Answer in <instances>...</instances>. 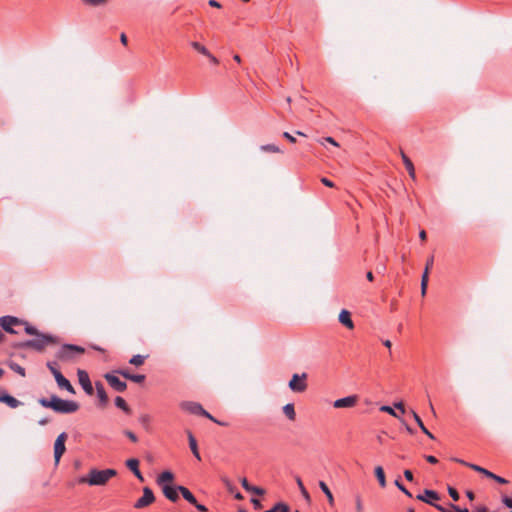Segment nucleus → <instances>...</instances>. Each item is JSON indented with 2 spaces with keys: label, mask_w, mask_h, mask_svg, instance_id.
Segmentation results:
<instances>
[{
  "label": "nucleus",
  "mask_w": 512,
  "mask_h": 512,
  "mask_svg": "<svg viewBox=\"0 0 512 512\" xmlns=\"http://www.w3.org/2000/svg\"><path fill=\"white\" fill-rule=\"evenodd\" d=\"M307 373L293 374L288 387L295 393H302L307 389Z\"/></svg>",
  "instance_id": "obj_5"
},
{
  "label": "nucleus",
  "mask_w": 512,
  "mask_h": 512,
  "mask_svg": "<svg viewBox=\"0 0 512 512\" xmlns=\"http://www.w3.org/2000/svg\"><path fill=\"white\" fill-rule=\"evenodd\" d=\"M191 47L196 50L197 52H199L200 54L206 56V55H209V51L208 49L202 45L201 43L199 42H196V41H192L190 43Z\"/></svg>",
  "instance_id": "obj_31"
},
{
  "label": "nucleus",
  "mask_w": 512,
  "mask_h": 512,
  "mask_svg": "<svg viewBox=\"0 0 512 512\" xmlns=\"http://www.w3.org/2000/svg\"><path fill=\"white\" fill-rule=\"evenodd\" d=\"M195 506V508L199 511V512H207V507L203 504H199L197 501H196V504H193Z\"/></svg>",
  "instance_id": "obj_54"
},
{
  "label": "nucleus",
  "mask_w": 512,
  "mask_h": 512,
  "mask_svg": "<svg viewBox=\"0 0 512 512\" xmlns=\"http://www.w3.org/2000/svg\"><path fill=\"white\" fill-rule=\"evenodd\" d=\"M146 377L143 374H132L129 377L130 381H133L135 383H143L145 381Z\"/></svg>",
  "instance_id": "obj_38"
},
{
  "label": "nucleus",
  "mask_w": 512,
  "mask_h": 512,
  "mask_svg": "<svg viewBox=\"0 0 512 512\" xmlns=\"http://www.w3.org/2000/svg\"><path fill=\"white\" fill-rule=\"evenodd\" d=\"M206 57L210 60V62H212L213 64H218V59L213 56L210 52H209V55H206Z\"/></svg>",
  "instance_id": "obj_59"
},
{
  "label": "nucleus",
  "mask_w": 512,
  "mask_h": 512,
  "mask_svg": "<svg viewBox=\"0 0 512 512\" xmlns=\"http://www.w3.org/2000/svg\"><path fill=\"white\" fill-rule=\"evenodd\" d=\"M38 403L44 407L52 409L56 413L71 414L79 409V404L72 400H64L56 395H52L49 399L40 398Z\"/></svg>",
  "instance_id": "obj_1"
},
{
  "label": "nucleus",
  "mask_w": 512,
  "mask_h": 512,
  "mask_svg": "<svg viewBox=\"0 0 512 512\" xmlns=\"http://www.w3.org/2000/svg\"><path fill=\"white\" fill-rule=\"evenodd\" d=\"M124 434L132 441V442H137L138 441V438L136 436L135 433H133L132 431L130 430H125L124 431Z\"/></svg>",
  "instance_id": "obj_44"
},
{
  "label": "nucleus",
  "mask_w": 512,
  "mask_h": 512,
  "mask_svg": "<svg viewBox=\"0 0 512 512\" xmlns=\"http://www.w3.org/2000/svg\"><path fill=\"white\" fill-rule=\"evenodd\" d=\"M47 368L50 370V372L53 374L54 378H56L57 373H61L57 368L56 362H48Z\"/></svg>",
  "instance_id": "obj_41"
},
{
  "label": "nucleus",
  "mask_w": 512,
  "mask_h": 512,
  "mask_svg": "<svg viewBox=\"0 0 512 512\" xmlns=\"http://www.w3.org/2000/svg\"><path fill=\"white\" fill-rule=\"evenodd\" d=\"M241 485L246 491L252 492L253 494H256L258 496H262L265 493L264 489L250 485L246 478H243L241 480Z\"/></svg>",
  "instance_id": "obj_22"
},
{
  "label": "nucleus",
  "mask_w": 512,
  "mask_h": 512,
  "mask_svg": "<svg viewBox=\"0 0 512 512\" xmlns=\"http://www.w3.org/2000/svg\"><path fill=\"white\" fill-rule=\"evenodd\" d=\"M323 140L325 142H328V143L334 145V146H338V143L332 137H325V138H323Z\"/></svg>",
  "instance_id": "obj_58"
},
{
  "label": "nucleus",
  "mask_w": 512,
  "mask_h": 512,
  "mask_svg": "<svg viewBox=\"0 0 512 512\" xmlns=\"http://www.w3.org/2000/svg\"><path fill=\"white\" fill-rule=\"evenodd\" d=\"M105 380L108 382L111 388H113L116 392H124L127 389V384L125 381H122L119 377H117L114 373H106L104 375Z\"/></svg>",
  "instance_id": "obj_8"
},
{
  "label": "nucleus",
  "mask_w": 512,
  "mask_h": 512,
  "mask_svg": "<svg viewBox=\"0 0 512 512\" xmlns=\"http://www.w3.org/2000/svg\"><path fill=\"white\" fill-rule=\"evenodd\" d=\"M116 373L120 374L125 379L129 380L130 375H132L127 369H120L115 371Z\"/></svg>",
  "instance_id": "obj_46"
},
{
  "label": "nucleus",
  "mask_w": 512,
  "mask_h": 512,
  "mask_svg": "<svg viewBox=\"0 0 512 512\" xmlns=\"http://www.w3.org/2000/svg\"><path fill=\"white\" fill-rule=\"evenodd\" d=\"M174 480V474L171 471H163L157 477V484L162 488V485H171Z\"/></svg>",
  "instance_id": "obj_19"
},
{
  "label": "nucleus",
  "mask_w": 512,
  "mask_h": 512,
  "mask_svg": "<svg viewBox=\"0 0 512 512\" xmlns=\"http://www.w3.org/2000/svg\"><path fill=\"white\" fill-rule=\"evenodd\" d=\"M451 508H452L455 512H469V510H468L467 508H460L459 506L454 505V504H451Z\"/></svg>",
  "instance_id": "obj_56"
},
{
  "label": "nucleus",
  "mask_w": 512,
  "mask_h": 512,
  "mask_svg": "<svg viewBox=\"0 0 512 512\" xmlns=\"http://www.w3.org/2000/svg\"><path fill=\"white\" fill-rule=\"evenodd\" d=\"M0 403H5L10 408H17L22 405V402L16 399L15 397L11 396L10 394H7L5 396L0 397Z\"/></svg>",
  "instance_id": "obj_21"
},
{
  "label": "nucleus",
  "mask_w": 512,
  "mask_h": 512,
  "mask_svg": "<svg viewBox=\"0 0 512 512\" xmlns=\"http://www.w3.org/2000/svg\"><path fill=\"white\" fill-rule=\"evenodd\" d=\"M208 3H209V5L211 7H216V8H220L221 7L220 3L218 1H216V0H209Z\"/></svg>",
  "instance_id": "obj_60"
},
{
  "label": "nucleus",
  "mask_w": 512,
  "mask_h": 512,
  "mask_svg": "<svg viewBox=\"0 0 512 512\" xmlns=\"http://www.w3.org/2000/svg\"><path fill=\"white\" fill-rule=\"evenodd\" d=\"M126 466L133 472V474L140 480L144 481L143 475L139 470V460L131 458L126 461Z\"/></svg>",
  "instance_id": "obj_17"
},
{
  "label": "nucleus",
  "mask_w": 512,
  "mask_h": 512,
  "mask_svg": "<svg viewBox=\"0 0 512 512\" xmlns=\"http://www.w3.org/2000/svg\"><path fill=\"white\" fill-rule=\"evenodd\" d=\"M154 500H155V497H154L153 491L149 487H145L143 489L142 497L139 498L134 503V507L136 509L145 508V507L149 506L150 504H152L154 502Z\"/></svg>",
  "instance_id": "obj_9"
},
{
  "label": "nucleus",
  "mask_w": 512,
  "mask_h": 512,
  "mask_svg": "<svg viewBox=\"0 0 512 512\" xmlns=\"http://www.w3.org/2000/svg\"><path fill=\"white\" fill-rule=\"evenodd\" d=\"M146 358L147 356L137 354L130 358L129 363L134 366H141L144 364Z\"/></svg>",
  "instance_id": "obj_33"
},
{
  "label": "nucleus",
  "mask_w": 512,
  "mask_h": 512,
  "mask_svg": "<svg viewBox=\"0 0 512 512\" xmlns=\"http://www.w3.org/2000/svg\"><path fill=\"white\" fill-rule=\"evenodd\" d=\"M438 511L440 512H448V510L444 507V506H441L439 504H435L433 505Z\"/></svg>",
  "instance_id": "obj_62"
},
{
  "label": "nucleus",
  "mask_w": 512,
  "mask_h": 512,
  "mask_svg": "<svg viewBox=\"0 0 512 512\" xmlns=\"http://www.w3.org/2000/svg\"><path fill=\"white\" fill-rule=\"evenodd\" d=\"M404 477L406 478L407 481H410V482H412L414 480L413 473L408 469L404 471Z\"/></svg>",
  "instance_id": "obj_50"
},
{
  "label": "nucleus",
  "mask_w": 512,
  "mask_h": 512,
  "mask_svg": "<svg viewBox=\"0 0 512 512\" xmlns=\"http://www.w3.org/2000/svg\"><path fill=\"white\" fill-rule=\"evenodd\" d=\"M57 343L58 339L55 336L40 332L37 336H35V338L27 340L24 343H22V347L31 348L38 352H41L47 346Z\"/></svg>",
  "instance_id": "obj_3"
},
{
  "label": "nucleus",
  "mask_w": 512,
  "mask_h": 512,
  "mask_svg": "<svg viewBox=\"0 0 512 512\" xmlns=\"http://www.w3.org/2000/svg\"><path fill=\"white\" fill-rule=\"evenodd\" d=\"M433 264H434V257L431 256L426 261L425 269H427V271H429L432 268Z\"/></svg>",
  "instance_id": "obj_51"
},
{
  "label": "nucleus",
  "mask_w": 512,
  "mask_h": 512,
  "mask_svg": "<svg viewBox=\"0 0 512 512\" xmlns=\"http://www.w3.org/2000/svg\"><path fill=\"white\" fill-rule=\"evenodd\" d=\"M375 476H376L380 486L382 488H384L386 486V478H385L384 470L381 466H377L375 468Z\"/></svg>",
  "instance_id": "obj_28"
},
{
  "label": "nucleus",
  "mask_w": 512,
  "mask_h": 512,
  "mask_svg": "<svg viewBox=\"0 0 512 512\" xmlns=\"http://www.w3.org/2000/svg\"><path fill=\"white\" fill-rule=\"evenodd\" d=\"M283 137L285 139H287L291 143H295L296 142V138L294 136H292L289 132H284L283 133Z\"/></svg>",
  "instance_id": "obj_52"
},
{
  "label": "nucleus",
  "mask_w": 512,
  "mask_h": 512,
  "mask_svg": "<svg viewBox=\"0 0 512 512\" xmlns=\"http://www.w3.org/2000/svg\"><path fill=\"white\" fill-rule=\"evenodd\" d=\"M394 408L398 409L401 413H405L404 404L402 402L395 403Z\"/></svg>",
  "instance_id": "obj_57"
},
{
  "label": "nucleus",
  "mask_w": 512,
  "mask_h": 512,
  "mask_svg": "<svg viewBox=\"0 0 512 512\" xmlns=\"http://www.w3.org/2000/svg\"><path fill=\"white\" fill-rule=\"evenodd\" d=\"M179 491L187 502H189L192 505L196 504L197 499L188 488L184 486H179Z\"/></svg>",
  "instance_id": "obj_25"
},
{
  "label": "nucleus",
  "mask_w": 512,
  "mask_h": 512,
  "mask_svg": "<svg viewBox=\"0 0 512 512\" xmlns=\"http://www.w3.org/2000/svg\"><path fill=\"white\" fill-rule=\"evenodd\" d=\"M85 349L82 346L74 344H63L56 353V358L60 361H73L78 356L84 354Z\"/></svg>",
  "instance_id": "obj_4"
},
{
  "label": "nucleus",
  "mask_w": 512,
  "mask_h": 512,
  "mask_svg": "<svg viewBox=\"0 0 512 512\" xmlns=\"http://www.w3.org/2000/svg\"><path fill=\"white\" fill-rule=\"evenodd\" d=\"M411 414H412L415 422L417 423V425L420 427V429H424L425 425H424L422 419L420 418V416L414 410H411Z\"/></svg>",
  "instance_id": "obj_42"
},
{
  "label": "nucleus",
  "mask_w": 512,
  "mask_h": 512,
  "mask_svg": "<svg viewBox=\"0 0 512 512\" xmlns=\"http://www.w3.org/2000/svg\"><path fill=\"white\" fill-rule=\"evenodd\" d=\"M283 413L285 414V416L293 421L295 420L296 418V413H295V408H294V404L292 403H288L286 404L284 407H283Z\"/></svg>",
  "instance_id": "obj_26"
},
{
  "label": "nucleus",
  "mask_w": 512,
  "mask_h": 512,
  "mask_svg": "<svg viewBox=\"0 0 512 512\" xmlns=\"http://www.w3.org/2000/svg\"><path fill=\"white\" fill-rule=\"evenodd\" d=\"M187 436H188L189 447H190V450H191L192 454L194 455V457L197 460L200 461L201 460V456H200V453H199V450H198L197 441H196L194 435L192 434L191 431H187Z\"/></svg>",
  "instance_id": "obj_20"
},
{
  "label": "nucleus",
  "mask_w": 512,
  "mask_h": 512,
  "mask_svg": "<svg viewBox=\"0 0 512 512\" xmlns=\"http://www.w3.org/2000/svg\"><path fill=\"white\" fill-rule=\"evenodd\" d=\"M79 384L83 388L86 394L92 395L94 393V389L92 383L90 381L89 375L85 370H78L77 372Z\"/></svg>",
  "instance_id": "obj_10"
},
{
  "label": "nucleus",
  "mask_w": 512,
  "mask_h": 512,
  "mask_svg": "<svg viewBox=\"0 0 512 512\" xmlns=\"http://www.w3.org/2000/svg\"><path fill=\"white\" fill-rule=\"evenodd\" d=\"M502 502L503 504L508 507V508H511L512 509V498L508 497V496H503L502 497Z\"/></svg>",
  "instance_id": "obj_47"
},
{
  "label": "nucleus",
  "mask_w": 512,
  "mask_h": 512,
  "mask_svg": "<svg viewBox=\"0 0 512 512\" xmlns=\"http://www.w3.org/2000/svg\"><path fill=\"white\" fill-rule=\"evenodd\" d=\"M401 157H402L403 163L405 165V168L407 169V171L409 173V176L412 179H415L416 174H415V168H414L412 161L403 151H401Z\"/></svg>",
  "instance_id": "obj_23"
},
{
  "label": "nucleus",
  "mask_w": 512,
  "mask_h": 512,
  "mask_svg": "<svg viewBox=\"0 0 512 512\" xmlns=\"http://www.w3.org/2000/svg\"><path fill=\"white\" fill-rule=\"evenodd\" d=\"M22 324L25 325L24 330L27 334L37 336L40 333L36 327L30 325L28 322L22 321Z\"/></svg>",
  "instance_id": "obj_36"
},
{
  "label": "nucleus",
  "mask_w": 512,
  "mask_h": 512,
  "mask_svg": "<svg viewBox=\"0 0 512 512\" xmlns=\"http://www.w3.org/2000/svg\"><path fill=\"white\" fill-rule=\"evenodd\" d=\"M425 459H426V461H427V462H429L430 464H436V463H438V459H437L435 456H433V455H426V456H425Z\"/></svg>",
  "instance_id": "obj_53"
},
{
  "label": "nucleus",
  "mask_w": 512,
  "mask_h": 512,
  "mask_svg": "<svg viewBox=\"0 0 512 512\" xmlns=\"http://www.w3.org/2000/svg\"><path fill=\"white\" fill-rule=\"evenodd\" d=\"M417 500L423 501L429 505H434V501H437L440 499L439 494L430 489H425L423 494H419L416 496Z\"/></svg>",
  "instance_id": "obj_13"
},
{
  "label": "nucleus",
  "mask_w": 512,
  "mask_h": 512,
  "mask_svg": "<svg viewBox=\"0 0 512 512\" xmlns=\"http://www.w3.org/2000/svg\"><path fill=\"white\" fill-rule=\"evenodd\" d=\"M9 367H10L11 370H13L14 372L18 373L22 377H24L26 375L25 374V368L22 367L21 365H19L16 362H10L9 363Z\"/></svg>",
  "instance_id": "obj_35"
},
{
  "label": "nucleus",
  "mask_w": 512,
  "mask_h": 512,
  "mask_svg": "<svg viewBox=\"0 0 512 512\" xmlns=\"http://www.w3.org/2000/svg\"><path fill=\"white\" fill-rule=\"evenodd\" d=\"M422 432L424 434H426L430 439H434V435L426 428V426L424 427V429H421Z\"/></svg>",
  "instance_id": "obj_61"
},
{
  "label": "nucleus",
  "mask_w": 512,
  "mask_h": 512,
  "mask_svg": "<svg viewBox=\"0 0 512 512\" xmlns=\"http://www.w3.org/2000/svg\"><path fill=\"white\" fill-rule=\"evenodd\" d=\"M358 397L356 395H350L344 398H340L334 401L333 406L335 408H351L356 405Z\"/></svg>",
  "instance_id": "obj_12"
},
{
  "label": "nucleus",
  "mask_w": 512,
  "mask_h": 512,
  "mask_svg": "<svg viewBox=\"0 0 512 512\" xmlns=\"http://www.w3.org/2000/svg\"><path fill=\"white\" fill-rule=\"evenodd\" d=\"M115 406L119 409H121L124 413L130 415L131 414V408L126 403L125 399L121 396H117L114 400Z\"/></svg>",
  "instance_id": "obj_24"
},
{
  "label": "nucleus",
  "mask_w": 512,
  "mask_h": 512,
  "mask_svg": "<svg viewBox=\"0 0 512 512\" xmlns=\"http://www.w3.org/2000/svg\"><path fill=\"white\" fill-rule=\"evenodd\" d=\"M260 150L263 152H269V153H280L282 152L281 149L274 145V144H265L260 146Z\"/></svg>",
  "instance_id": "obj_34"
},
{
  "label": "nucleus",
  "mask_w": 512,
  "mask_h": 512,
  "mask_svg": "<svg viewBox=\"0 0 512 512\" xmlns=\"http://www.w3.org/2000/svg\"><path fill=\"white\" fill-rule=\"evenodd\" d=\"M467 467L471 468L472 470L478 472V473H481L483 474L484 476H486L487 478H491L492 477V472L479 466V465H476V464H467Z\"/></svg>",
  "instance_id": "obj_30"
},
{
  "label": "nucleus",
  "mask_w": 512,
  "mask_h": 512,
  "mask_svg": "<svg viewBox=\"0 0 512 512\" xmlns=\"http://www.w3.org/2000/svg\"><path fill=\"white\" fill-rule=\"evenodd\" d=\"M319 487L322 490V492L326 495L329 503L332 505L334 503V497L327 484L324 481H319Z\"/></svg>",
  "instance_id": "obj_29"
},
{
  "label": "nucleus",
  "mask_w": 512,
  "mask_h": 512,
  "mask_svg": "<svg viewBox=\"0 0 512 512\" xmlns=\"http://www.w3.org/2000/svg\"><path fill=\"white\" fill-rule=\"evenodd\" d=\"M356 510L357 512H363V505L360 496L356 497Z\"/></svg>",
  "instance_id": "obj_49"
},
{
  "label": "nucleus",
  "mask_w": 512,
  "mask_h": 512,
  "mask_svg": "<svg viewBox=\"0 0 512 512\" xmlns=\"http://www.w3.org/2000/svg\"><path fill=\"white\" fill-rule=\"evenodd\" d=\"M395 485L398 487L400 491H402L409 498L412 497L411 492L400 482V480H395Z\"/></svg>",
  "instance_id": "obj_39"
},
{
  "label": "nucleus",
  "mask_w": 512,
  "mask_h": 512,
  "mask_svg": "<svg viewBox=\"0 0 512 512\" xmlns=\"http://www.w3.org/2000/svg\"><path fill=\"white\" fill-rule=\"evenodd\" d=\"M419 237H420V239H421L422 241H425V240H426V238H427L426 231H425V230H421V231L419 232Z\"/></svg>",
  "instance_id": "obj_64"
},
{
  "label": "nucleus",
  "mask_w": 512,
  "mask_h": 512,
  "mask_svg": "<svg viewBox=\"0 0 512 512\" xmlns=\"http://www.w3.org/2000/svg\"><path fill=\"white\" fill-rule=\"evenodd\" d=\"M120 41H121V43H122L123 45H127V36H126V34H125V33H122V34L120 35Z\"/></svg>",
  "instance_id": "obj_63"
},
{
  "label": "nucleus",
  "mask_w": 512,
  "mask_h": 512,
  "mask_svg": "<svg viewBox=\"0 0 512 512\" xmlns=\"http://www.w3.org/2000/svg\"><path fill=\"white\" fill-rule=\"evenodd\" d=\"M265 512H290L289 506L284 502H277L272 508Z\"/></svg>",
  "instance_id": "obj_27"
},
{
  "label": "nucleus",
  "mask_w": 512,
  "mask_h": 512,
  "mask_svg": "<svg viewBox=\"0 0 512 512\" xmlns=\"http://www.w3.org/2000/svg\"><path fill=\"white\" fill-rule=\"evenodd\" d=\"M96 393L101 407H105L108 404V396L105 391L104 385L100 381L95 382Z\"/></svg>",
  "instance_id": "obj_15"
},
{
  "label": "nucleus",
  "mask_w": 512,
  "mask_h": 512,
  "mask_svg": "<svg viewBox=\"0 0 512 512\" xmlns=\"http://www.w3.org/2000/svg\"><path fill=\"white\" fill-rule=\"evenodd\" d=\"M180 408L190 414L200 415L203 412L201 404L193 401H183L180 403Z\"/></svg>",
  "instance_id": "obj_11"
},
{
  "label": "nucleus",
  "mask_w": 512,
  "mask_h": 512,
  "mask_svg": "<svg viewBox=\"0 0 512 512\" xmlns=\"http://www.w3.org/2000/svg\"><path fill=\"white\" fill-rule=\"evenodd\" d=\"M67 434L65 432H62L58 435V437L55 440L54 443V459L55 464L58 465L60 462V459L62 455L64 454L66 447H65V441L67 439Z\"/></svg>",
  "instance_id": "obj_6"
},
{
  "label": "nucleus",
  "mask_w": 512,
  "mask_h": 512,
  "mask_svg": "<svg viewBox=\"0 0 512 512\" xmlns=\"http://www.w3.org/2000/svg\"><path fill=\"white\" fill-rule=\"evenodd\" d=\"M429 281V271L427 269H424V272L422 274L421 278V284H428Z\"/></svg>",
  "instance_id": "obj_48"
},
{
  "label": "nucleus",
  "mask_w": 512,
  "mask_h": 512,
  "mask_svg": "<svg viewBox=\"0 0 512 512\" xmlns=\"http://www.w3.org/2000/svg\"><path fill=\"white\" fill-rule=\"evenodd\" d=\"M82 2L85 5L97 7V6L105 5L107 3V0H82Z\"/></svg>",
  "instance_id": "obj_37"
},
{
  "label": "nucleus",
  "mask_w": 512,
  "mask_h": 512,
  "mask_svg": "<svg viewBox=\"0 0 512 512\" xmlns=\"http://www.w3.org/2000/svg\"><path fill=\"white\" fill-rule=\"evenodd\" d=\"M117 474L115 469H91L87 476L79 478V483H87L90 486H102L105 485L112 477Z\"/></svg>",
  "instance_id": "obj_2"
},
{
  "label": "nucleus",
  "mask_w": 512,
  "mask_h": 512,
  "mask_svg": "<svg viewBox=\"0 0 512 512\" xmlns=\"http://www.w3.org/2000/svg\"><path fill=\"white\" fill-rule=\"evenodd\" d=\"M321 182L327 187H334V183L326 177L321 178Z\"/></svg>",
  "instance_id": "obj_55"
},
{
  "label": "nucleus",
  "mask_w": 512,
  "mask_h": 512,
  "mask_svg": "<svg viewBox=\"0 0 512 512\" xmlns=\"http://www.w3.org/2000/svg\"><path fill=\"white\" fill-rule=\"evenodd\" d=\"M490 479H493V480H495L496 482H498L500 484L508 483V481L505 478H503L501 476H498V475H496L494 473L492 474V477Z\"/></svg>",
  "instance_id": "obj_45"
},
{
  "label": "nucleus",
  "mask_w": 512,
  "mask_h": 512,
  "mask_svg": "<svg viewBox=\"0 0 512 512\" xmlns=\"http://www.w3.org/2000/svg\"><path fill=\"white\" fill-rule=\"evenodd\" d=\"M22 320L14 316H2L0 318V326L3 330L10 334H17L18 332L13 329L14 325H21Z\"/></svg>",
  "instance_id": "obj_7"
},
{
  "label": "nucleus",
  "mask_w": 512,
  "mask_h": 512,
  "mask_svg": "<svg viewBox=\"0 0 512 512\" xmlns=\"http://www.w3.org/2000/svg\"><path fill=\"white\" fill-rule=\"evenodd\" d=\"M295 480H296V483H297V485H298V487H299V490H300V492H301L302 496H303L307 501H310V495H309V493H308L307 489L305 488V486H304V484H303V482H302L301 478H300L299 476H297V477L295 478Z\"/></svg>",
  "instance_id": "obj_32"
},
{
  "label": "nucleus",
  "mask_w": 512,
  "mask_h": 512,
  "mask_svg": "<svg viewBox=\"0 0 512 512\" xmlns=\"http://www.w3.org/2000/svg\"><path fill=\"white\" fill-rule=\"evenodd\" d=\"M338 320L346 328H348V329L354 328V323L351 318V313L348 310L343 309L339 314Z\"/></svg>",
  "instance_id": "obj_18"
},
{
  "label": "nucleus",
  "mask_w": 512,
  "mask_h": 512,
  "mask_svg": "<svg viewBox=\"0 0 512 512\" xmlns=\"http://www.w3.org/2000/svg\"><path fill=\"white\" fill-rule=\"evenodd\" d=\"M380 411L386 412L394 417H398V414L396 413L395 409L388 405H383L380 407Z\"/></svg>",
  "instance_id": "obj_40"
},
{
  "label": "nucleus",
  "mask_w": 512,
  "mask_h": 512,
  "mask_svg": "<svg viewBox=\"0 0 512 512\" xmlns=\"http://www.w3.org/2000/svg\"><path fill=\"white\" fill-rule=\"evenodd\" d=\"M179 486L176 485H162V491L163 494L167 499H169L172 502H177L179 500Z\"/></svg>",
  "instance_id": "obj_14"
},
{
  "label": "nucleus",
  "mask_w": 512,
  "mask_h": 512,
  "mask_svg": "<svg viewBox=\"0 0 512 512\" xmlns=\"http://www.w3.org/2000/svg\"><path fill=\"white\" fill-rule=\"evenodd\" d=\"M448 493L450 495V497L454 500V501H458L459 500V493L458 491L453 488V487H448Z\"/></svg>",
  "instance_id": "obj_43"
},
{
  "label": "nucleus",
  "mask_w": 512,
  "mask_h": 512,
  "mask_svg": "<svg viewBox=\"0 0 512 512\" xmlns=\"http://www.w3.org/2000/svg\"><path fill=\"white\" fill-rule=\"evenodd\" d=\"M55 380L59 388L65 389L71 394H75L74 387L71 385L70 381L63 376L62 373H57Z\"/></svg>",
  "instance_id": "obj_16"
}]
</instances>
